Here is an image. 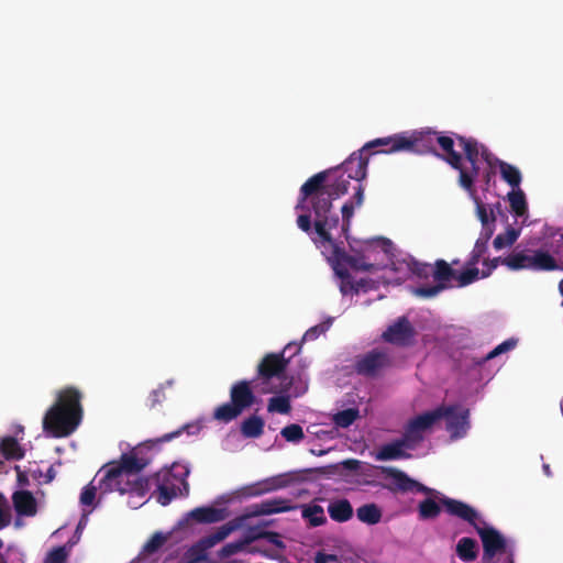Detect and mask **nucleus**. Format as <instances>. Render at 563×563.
Listing matches in <instances>:
<instances>
[{
    "label": "nucleus",
    "instance_id": "nucleus-1",
    "mask_svg": "<svg viewBox=\"0 0 563 563\" xmlns=\"http://www.w3.org/2000/svg\"><path fill=\"white\" fill-rule=\"evenodd\" d=\"M198 431L197 424L186 423L159 438L146 440L129 452L122 453L118 460L102 465L81 493H145L146 481L142 472L152 463L153 456L150 451L178 438L184 432L195 434Z\"/></svg>",
    "mask_w": 563,
    "mask_h": 563
},
{
    "label": "nucleus",
    "instance_id": "nucleus-2",
    "mask_svg": "<svg viewBox=\"0 0 563 563\" xmlns=\"http://www.w3.org/2000/svg\"><path fill=\"white\" fill-rule=\"evenodd\" d=\"M351 179L336 166L314 174L300 187L295 209L313 211V230L323 243L333 244L331 230L340 219L332 212V201L347 192Z\"/></svg>",
    "mask_w": 563,
    "mask_h": 563
},
{
    "label": "nucleus",
    "instance_id": "nucleus-3",
    "mask_svg": "<svg viewBox=\"0 0 563 563\" xmlns=\"http://www.w3.org/2000/svg\"><path fill=\"white\" fill-rule=\"evenodd\" d=\"M81 393L73 387L58 391L55 404L43 418V429L54 438L71 434L82 418Z\"/></svg>",
    "mask_w": 563,
    "mask_h": 563
},
{
    "label": "nucleus",
    "instance_id": "nucleus-4",
    "mask_svg": "<svg viewBox=\"0 0 563 563\" xmlns=\"http://www.w3.org/2000/svg\"><path fill=\"white\" fill-rule=\"evenodd\" d=\"M442 505L450 515L474 527L483 542L484 559H492L501 553H506L509 556L512 555L514 543L494 527L489 526L475 508L453 498H444Z\"/></svg>",
    "mask_w": 563,
    "mask_h": 563
},
{
    "label": "nucleus",
    "instance_id": "nucleus-5",
    "mask_svg": "<svg viewBox=\"0 0 563 563\" xmlns=\"http://www.w3.org/2000/svg\"><path fill=\"white\" fill-rule=\"evenodd\" d=\"M437 137H439V132L432 130L415 131L410 134L404 132L387 137L375 139L371 141L369 145L385 147L377 150L375 153L390 154L409 152L420 155L433 154L437 156Z\"/></svg>",
    "mask_w": 563,
    "mask_h": 563
},
{
    "label": "nucleus",
    "instance_id": "nucleus-6",
    "mask_svg": "<svg viewBox=\"0 0 563 563\" xmlns=\"http://www.w3.org/2000/svg\"><path fill=\"white\" fill-rule=\"evenodd\" d=\"M189 468L180 463L163 467L151 476H145V493H188Z\"/></svg>",
    "mask_w": 563,
    "mask_h": 563
},
{
    "label": "nucleus",
    "instance_id": "nucleus-7",
    "mask_svg": "<svg viewBox=\"0 0 563 563\" xmlns=\"http://www.w3.org/2000/svg\"><path fill=\"white\" fill-rule=\"evenodd\" d=\"M249 380H239L231 386L230 401L217 407L213 419L228 423L236 419L245 409L254 405L256 397Z\"/></svg>",
    "mask_w": 563,
    "mask_h": 563
},
{
    "label": "nucleus",
    "instance_id": "nucleus-8",
    "mask_svg": "<svg viewBox=\"0 0 563 563\" xmlns=\"http://www.w3.org/2000/svg\"><path fill=\"white\" fill-rule=\"evenodd\" d=\"M314 470L292 471L260 481L255 484L244 486L233 493H273L289 487H298L311 479Z\"/></svg>",
    "mask_w": 563,
    "mask_h": 563
},
{
    "label": "nucleus",
    "instance_id": "nucleus-9",
    "mask_svg": "<svg viewBox=\"0 0 563 563\" xmlns=\"http://www.w3.org/2000/svg\"><path fill=\"white\" fill-rule=\"evenodd\" d=\"M459 145L463 148L465 158L470 163V168L463 166L461 162V169L459 170V185L466 191L473 190L475 178L479 174L478 158L481 156V146L477 140L455 134Z\"/></svg>",
    "mask_w": 563,
    "mask_h": 563
},
{
    "label": "nucleus",
    "instance_id": "nucleus-10",
    "mask_svg": "<svg viewBox=\"0 0 563 563\" xmlns=\"http://www.w3.org/2000/svg\"><path fill=\"white\" fill-rule=\"evenodd\" d=\"M391 364V357L386 351L374 349L357 357L355 371L365 377H376Z\"/></svg>",
    "mask_w": 563,
    "mask_h": 563
},
{
    "label": "nucleus",
    "instance_id": "nucleus-11",
    "mask_svg": "<svg viewBox=\"0 0 563 563\" xmlns=\"http://www.w3.org/2000/svg\"><path fill=\"white\" fill-rule=\"evenodd\" d=\"M448 415L445 409H438L423 412L411 419L405 427L404 435L417 446L423 440V432L430 429L437 421Z\"/></svg>",
    "mask_w": 563,
    "mask_h": 563
},
{
    "label": "nucleus",
    "instance_id": "nucleus-12",
    "mask_svg": "<svg viewBox=\"0 0 563 563\" xmlns=\"http://www.w3.org/2000/svg\"><path fill=\"white\" fill-rule=\"evenodd\" d=\"M332 263L335 274L341 279L350 278L347 267L354 271L371 272L373 264L366 263L363 256H354L347 254L343 249L333 244Z\"/></svg>",
    "mask_w": 563,
    "mask_h": 563
},
{
    "label": "nucleus",
    "instance_id": "nucleus-13",
    "mask_svg": "<svg viewBox=\"0 0 563 563\" xmlns=\"http://www.w3.org/2000/svg\"><path fill=\"white\" fill-rule=\"evenodd\" d=\"M369 144L371 142L366 143L361 150L353 152L340 166H338L347 175V178H352L357 181V185H360L367 175V152L372 148H385L384 146H374Z\"/></svg>",
    "mask_w": 563,
    "mask_h": 563
},
{
    "label": "nucleus",
    "instance_id": "nucleus-14",
    "mask_svg": "<svg viewBox=\"0 0 563 563\" xmlns=\"http://www.w3.org/2000/svg\"><path fill=\"white\" fill-rule=\"evenodd\" d=\"M438 409H445L448 415L443 416L446 420V430L451 439L456 440L466 435L470 429V410L461 409L459 406H439Z\"/></svg>",
    "mask_w": 563,
    "mask_h": 563
},
{
    "label": "nucleus",
    "instance_id": "nucleus-15",
    "mask_svg": "<svg viewBox=\"0 0 563 563\" xmlns=\"http://www.w3.org/2000/svg\"><path fill=\"white\" fill-rule=\"evenodd\" d=\"M416 330L407 317H399L384 332L382 338L384 341L398 345L408 346L412 343Z\"/></svg>",
    "mask_w": 563,
    "mask_h": 563
},
{
    "label": "nucleus",
    "instance_id": "nucleus-16",
    "mask_svg": "<svg viewBox=\"0 0 563 563\" xmlns=\"http://www.w3.org/2000/svg\"><path fill=\"white\" fill-rule=\"evenodd\" d=\"M288 363L289 358H286L284 353H269L263 357L257 366L258 377L263 383H267L273 377L280 379Z\"/></svg>",
    "mask_w": 563,
    "mask_h": 563
},
{
    "label": "nucleus",
    "instance_id": "nucleus-17",
    "mask_svg": "<svg viewBox=\"0 0 563 563\" xmlns=\"http://www.w3.org/2000/svg\"><path fill=\"white\" fill-rule=\"evenodd\" d=\"M455 134L456 133L453 132L450 134L439 132V137H437L435 141H438L437 145L442 151V154L437 152V156L448 163L453 169H461L463 156L454 150L456 141Z\"/></svg>",
    "mask_w": 563,
    "mask_h": 563
},
{
    "label": "nucleus",
    "instance_id": "nucleus-18",
    "mask_svg": "<svg viewBox=\"0 0 563 563\" xmlns=\"http://www.w3.org/2000/svg\"><path fill=\"white\" fill-rule=\"evenodd\" d=\"M416 446L402 434L400 439L383 444L377 453L376 460L391 461L410 457L405 450H413Z\"/></svg>",
    "mask_w": 563,
    "mask_h": 563
},
{
    "label": "nucleus",
    "instance_id": "nucleus-19",
    "mask_svg": "<svg viewBox=\"0 0 563 563\" xmlns=\"http://www.w3.org/2000/svg\"><path fill=\"white\" fill-rule=\"evenodd\" d=\"M385 473L386 477L390 478L396 488L402 493H439L433 488H429L411 479L406 473L397 468L388 467L385 470Z\"/></svg>",
    "mask_w": 563,
    "mask_h": 563
},
{
    "label": "nucleus",
    "instance_id": "nucleus-20",
    "mask_svg": "<svg viewBox=\"0 0 563 563\" xmlns=\"http://www.w3.org/2000/svg\"><path fill=\"white\" fill-rule=\"evenodd\" d=\"M364 201V187L362 184L355 187V192L353 196V200L346 201L341 209L342 213V233L347 238V233L351 227V221L354 216V210L356 207H361Z\"/></svg>",
    "mask_w": 563,
    "mask_h": 563
},
{
    "label": "nucleus",
    "instance_id": "nucleus-21",
    "mask_svg": "<svg viewBox=\"0 0 563 563\" xmlns=\"http://www.w3.org/2000/svg\"><path fill=\"white\" fill-rule=\"evenodd\" d=\"M187 517L198 522L212 523L227 519L229 512L225 508L198 507L189 511Z\"/></svg>",
    "mask_w": 563,
    "mask_h": 563
},
{
    "label": "nucleus",
    "instance_id": "nucleus-22",
    "mask_svg": "<svg viewBox=\"0 0 563 563\" xmlns=\"http://www.w3.org/2000/svg\"><path fill=\"white\" fill-rule=\"evenodd\" d=\"M560 265L549 251L539 249L531 252V268L534 272L558 271Z\"/></svg>",
    "mask_w": 563,
    "mask_h": 563
},
{
    "label": "nucleus",
    "instance_id": "nucleus-23",
    "mask_svg": "<svg viewBox=\"0 0 563 563\" xmlns=\"http://www.w3.org/2000/svg\"><path fill=\"white\" fill-rule=\"evenodd\" d=\"M18 516H34L40 507V501L34 495H12V501Z\"/></svg>",
    "mask_w": 563,
    "mask_h": 563
},
{
    "label": "nucleus",
    "instance_id": "nucleus-24",
    "mask_svg": "<svg viewBox=\"0 0 563 563\" xmlns=\"http://www.w3.org/2000/svg\"><path fill=\"white\" fill-rule=\"evenodd\" d=\"M507 199L509 201V206L511 211L515 213L517 219L522 218L521 224H526V220L528 218V203L526 199L525 192L517 188V190L512 189L507 194Z\"/></svg>",
    "mask_w": 563,
    "mask_h": 563
},
{
    "label": "nucleus",
    "instance_id": "nucleus-25",
    "mask_svg": "<svg viewBox=\"0 0 563 563\" xmlns=\"http://www.w3.org/2000/svg\"><path fill=\"white\" fill-rule=\"evenodd\" d=\"M265 421L257 415H251L241 423L240 431L246 439H257L264 433Z\"/></svg>",
    "mask_w": 563,
    "mask_h": 563
},
{
    "label": "nucleus",
    "instance_id": "nucleus-26",
    "mask_svg": "<svg viewBox=\"0 0 563 563\" xmlns=\"http://www.w3.org/2000/svg\"><path fill=\"white\" fill-rule=\"evenodd\" d=\"M0 452L5 460L18 461L24 457V449L10 435L0 440Z\"/></svg>",
    "mask_w": 563,
    "mask_h": 563
},
{
    "label": "nucleus",
    "instance_id": "nucleus-27",
    "mask_svg": "<svg viewBox=\"0 0 563 563\" xmlns=\"http://www.w3.org/2000/svg\"><path fill=\"white\" fill-rule=\"evenodd\" d=\"M478 545L474 539L464 537L457 541L456 554L464 562H472L477 558Z\"/></svg>",
    "mask_w": 563,
    "mask_h": 563
},
{
    "label": "nucleus",
    "instance_id": "nucleus-28",
    "mask_svg": "<svg viewBox=\"0 0 563 563\" xmlns=\"http://www.w3.org/2000/svg\"><path fill=\"white\" fill-rule=\"evenodd\" d=\"M503 264L511 271L530 269L531 253L514 252L503 260Z\"/></svg>",
    "mask_w": 563,
    "mask_h": 563
},
{
    "label": "nucleus",
    "instance_id": "nucleus-29",
    "mask_svg": "<svg viewBox=\"0 0 563 563\" xmlns=\"http://www.w3.org/2000/svg\"><path fill=\"white\" fill-rule=\"evenodd\" d=\"M521 228H515L508 224L504 233H499L493 241L495 250L500 251L505 247L511 246L520 236Z\"/></svg>",
    "mask_w": 563,
    "mask_h": 563
},
{
    "label": "nucleus",
    "instance_id": "nucleus-30",
    "mask_svg": "<svg viewBox=\"0 0 563 563\" xmlns=\"http://www.w3.org/2000/svg\"><path fill=\"white\" fill-rule=\"evenodd\" d=\"M330 517L339 522L347 521L353 514L352 507L347 500H338L329 505Z\"/></svg>",
    "mask_w": 563,
    "mask_h": 563
},
{
    "label": "nucleus",
    "instance_id": "nucleus-31",
    "mask_svg": "<svg viewBox=\"0 0 563 563\" xmlns=\"http://www.w3.org/2000/svg\"><path fill=\"white\" fill-rule=\"evenodd\" d=\"M498 168L503 180L512 187V189L519 188L522 176L521 172L516 166L503 161Z\"/></svg>",
    "mask_w": 563,
    "mask_h": 563
},
{
    "label": "nucleus",
    "instance_id": "nucleus-32",
    "mask_svg": "<svg viewBox=\"0 0 563 563\" xmlns=\"http://www.w3.org/2000/svg\"><path fill=\"white\" fill-rule=\"evenodd\" d=\"M294 506L288 504L282 499H274L272 501H267L257 507L252 514L255 516L258 515H272L276 512H284L292 509Z\"/></svg>",
    "mask_w": 563,
    "mask_h": 563
},
{
    "label": "nucleus",
    "instance_id": "nucleus-33",
    "mask_svg": "<svg viewBox=\"0 0 563 563\" xmlns=\"http://www.w3.org/2000/svg\"><path fill=\"white\" fill-rule=\"evenodd\" d=\"M356 516L364 523L376 525L380 521L382 512L375 505H365L357 509Z\"/></svg>",
    "mask_w": 563,
    "mask_h": 563
},
{
    "label": "nucleus",
    "instance_id": "nucleus-34",
    "mask_svg": "<svg viewBox=\"0 0 563 563\" xmlns=\"http://www.w3.org/2000/svg\"><path fill=\"white\" fill-rule=\"evenodd\" d=\"M360 417V411L357 408H347L341 411H338L333 418V423L339 428H349L354 421Z\"/></svg>",
    "mask_w": 563,
    "mask_h": 563
},
{
    "label": "nucleus",
    "instance_id": "nucleus-35",
    "mask_svg": "<svg viewBox=\"0 0 563 563\" xmlns=\"http://www.w3.org/2000/svg\"><path fill=\"white\" fill-rule=\"evenodd\" d=\"M301 515L313 527L320 526L325 521L323 508L318 505L303 507Z\"/></svg>",
    "mask_w": 563,
    "mask_h": 563
},
{
    "label": "nucleus",
    "instance_id": "nucleus-36",
    "mask_svg": "<svg viewBox=\"0 0 563 563\" xmlns=\"http://www.w3.org/2000/svg\"><path fill=\"white\" fill-rule=\"evenodd\" d=\"M455 272L444 260H438L435 262L433 278L438 282V284H445L450 279L455 278Z\"/></svg>",
    "mask_w": 563,
    "mask_h": 563
},
{
    "label": "nucleus",
    "instance_id": "nucleus-37",
    "mask_svg": "<svg viewBox=\"0 0 563 563\" xmlns=\"http://www.w3.org/2000/svg\"><path fill=\"white\" fill-rule=\"evenodd\" d=\"M71 549L68 541L64 545L54 548L46 554L44 563H66Z\"/></svg>",
    "mask_w": 563,
    "mask_h": 563
},
{
    "label": "nucleus",
    "instance_id": "nucleus-38",
    "mask_svg": "<svg viewBox=\"0 0 563 563\" xmlns=\"http://www.w3.org/2000/svg\"><path fill=\"white\" fill-rule=\"evenodd\" d=\"M280 435L290 443H299L305 438L303 429L298 423H291L280 430Z\"/></svg>",
    "mask_w": 563,
    "mask_h": 563
},
{
    "label": "nucleus",
    "instance_id": "nucleus-39",
    "mask_svg": "<svg viewBox=\"0 0 563 563\" xmlns=\"http://www.w3.org/2000/svg\"><path fill=\"white\" fill-rule=\"evenodd\" d=\"M268 411L287 415L291 410L290 400L288 396L272 397L268 400Z\"/></svg>",
    "mask_w": 563,
    "mask_h": 563
},
{
    "label": "nucleus",
    "instance_id": "nucleus-40",
    "mask_svg": "<svg viewBox=\"0 0 563 563\" xmlns=\"http://www.w3.org/2000/svg\"><path fill=\"white\" fill-rule=\"evenodd\" d=\"M29 475L38 485H43L51 483L55 478L56 472L53 466H48L45 472L36 466L35 468H31L29 471Z\"/></svg>",
    "mask_w": 563,
    "mask_h": 563
},
{
    "label": "nucleus",
    "instance_id": "nucleus-41",
    "mask_svg": "<svg viewBox=\"0 0 563 563\" xmlns=\"http://www.w3.org/2000/svg\"><path fill=\"white\" fill-rule=\"evenodd\" d=\"M467 192L476 206V214H477V218L479 219L481 223L485 224L487 222H490V218H492L490 210L489 211L487 210V207L485 206V203H483L482 200L476 195L475 186L473 185V190L467 191Z\"/></svg>",
    "mask_w": 563,
    "mask_h": 563
},
{
    "label": "nucleus",
    "instance_id": "nucleus-42",
    "mask_svg": "<svg viewBox=\"0 0 563 563\" xmlns=\"http://www.w3.org/2000/svg\"><path fill=\"white\" fill-rule=\"evenodd\" d=\"M440 509L441 507L435 500L427 498L420 504L419 514L421 518L430 519L437 517L440 512Z\"/></svg>",
    "mask_w": 563,
    "mask_h": 563
},
{
    "label": "nucleus",
    "instance_id": "nucleus-43",
    "mask_svg": "<svg viewBox=\"0 0 563 563\" xmlns=\"http://www.w3.org/2000/svg\"><path fill=\"white\" fill-rule=\"evenodd\" d=\"M479 276V269L475 266H470L463 272H461L459 275H455V279L459 283L460 287L467 286L478 279Z\"/></svg>",
    "mask_w": 563,
    "mask_h": 563
},
{
    "label": "nucleus",
    "instance_id": "nucleus-44",
    "mask_svg": "<svg viewBox=\"0 0 563 563\" xmlns=\"http://www.w3.org/2000/svg\"><path fill=\"white\" fill-rule=\"evenodd\" d=\"M12 519L11 503L0 495V530L8 527Z\"/></svg>",
    "mask_w": 563,
    "mask_h": 563
},
{
    "label": "nucleus",
    "instance_id": "nucleus-45",
    "mask_svg": "<svg viewBox=\"0 0 563 563\" xmlns=\"http://www.w3.org/2000/svg\"><path fill=\"white\" fill-rule=\"evenodd\" d=\"M219 542L216 541V537L213 533H210L202 539H200L191 549L190 552H201L200 555H198V559H201L205 556V552L214 545H217Z\"/></svg>",
    "mask_w": 563,
    "mask_h": 563
},
{
    "label": "nucleus",
    "instance_id": "nucleus-46",
    "mask_svg": "<svg viewBox=\"0 0 563 563\" xmlns=\"http://www.w3.org/2000/svg\"><path fill=\"white\" fill-rule=\"evenodd\" d=\"M446 288L445 284H437L433 286H421L413 290V294L421 298H432Z\"/></svg>",
    "mask_w": 563,
    "mask_h": 563
},
{
    "label": "nucleus",
    "instance_id": "nucleus-47",
    "mask_svg": "<svg viewBox=\"0 0 563 563\" xmlns=\"http://www.w3.org/2000/svg\"><path fill=\"white\" fill-rule=\"evenodd\" d=\"M167 540V536L162 532H156L153 537L144 544L143 552L144 553H153L157 551Z\"/></svg>",
    "mask_w": 563,
    "mask_h": 563
},
{
    "label": "nucleus",
    "instance_id": "nucleus-48",
    "mask_svg": "<svg viewBox=\"0 0 563 563\" xmlns=\"http://www.w3.org/2000/svg\"><path fill=\"white\" fill-rule=\"evenodd\" d=\"M331 322H332V320L329 319L328 321H324L314 327H311L310 329H308L306 331L302 340L303 341L305 340H309V341L316 340L320 334L325 333L329 330V328L331 327Z\"/></svg>",
    "mask_w": 563,
    "mask_h": 563
},
{
    "label": "nucleus",
    "instance_id": "nucleus-49",
    "mask_svg": "<svg viewBox=\"0 0 563 563\" xmlns=\"http://www.w3.org/2000/svg\"><path fill=\"white\" fill-rule=\"evenodd\" d=\"M487 243L476 240L473 251L467 261L468 266H475L482 256L487 252Z\"/></svg>",
    "mask_w": 563,
    "mask_h": 563
},
{
    "label": "nucleus",
    "instance_id": "nucleus-50",
    "mask_svg": "<svg viewBox=\"0 0 563 563\" xmlns=\"http://www.w3.org/2000/svg\"><path fill=\"white\" fill-rule=\"evenodd\" d=\"M90 514V510H84L82 515H81V518L77 525V528H76V531L75 533L73 534V537L68 540L69 542V547H74L76 545L80 538H81V534H82V531L85 530L87 523H88V516Z\"/></svg>",
    "mask_w": 563,
    "mask_h": 563
},
{
    "label": "nucleus",
    "instance_id": "nucleus-51",
    "mask_svg": "<svg viewBox=\"0 0 563 563\" xmlns=\"http://www.w3.org/2000/svg\"><path fill=\"white\" fill-rule=\"evenodd\" d=\"M490 222H487L485 224H482V231L479 234L478 241H482L484 243L488 244V241L492 239L494 231H495V221L496 217L494 216V210H490Z\"/></svg>",
    "mask_w": 563,
    "mask_h": 563
},
{
    "label": "nucleus",
    "instance_id": "nucleus-52",
    "mask_svg": "<svg viewBox=\"0 0 563 563\" xmlns=\"http://www.w3.org/2000/svg\"><path fill=\"white\" fill-rule=\"evenodd\" d=\"M313 563H344L343 559L336 554L327 551H318L314 553Z\"/></svg>",
    "mask_w": 563,
    "mask_h": 563
},
{
    "label": "nucleus",
    "instance_id": "nucleus-53",
    "mask_svg": "<svg viewBox=\"0 0 563 563\" xmlns=\"http://www.w3.org/2000/svg\"><path fill=\"white\" fill-rule=\"evenodd\" d=\"M303 211H305V213L299 214L297 218V225L301 231L310 234L312 232V222H311V216L308 212L311 211L313 213V211L311 209L303 210Z\"/></svg>",
    "mask_w": 563,
    "mask_h": 563
},
{
    "label": "nucleus",
    "instance_id": "nucleus-54",
    "mask_svg": "<svg viewBox=\"0 0 563 563\" xmlns=\"http://www.w3.org/2000/svg\"><path fill=\"white\" fill-rule=\"evenodd\" d=\"M245 545H246V543L243 541L228 543L221 549L220 555L222 558H229V556L242 551L245 548Z\"/></svg>",
    "mask_w": 563,
    "mask_h": 563
},
{
    "label": "nucleus",
    "instance_id": "nucleus-55",
    "mask_svg": "<svg viewBox=\"0 0 563 563\" xmlns=\"http://www.w3.org/2000/svg\"><path fill=\"white\" fill-rule=\"evenodd\" d=\"M410 271L420 278H427L429 276L430 265L417 262L412 260L408 264Z\"/></svg>",
    "mask_w": 563,
    "mask_h": 563
},
{
    "label": "nucleus",
    "instance_id": "nucleus-56",
    "mask_svg": "<svg viewBox=\"0 0 563 563\" xmlns=\"http://www.w3.org/2000/svg\"><path fill=\"white\" fill-rule=\"evenodd\" d=\"M481 157L489 168L499 167V164L503 163V161L496 157L485 145L481 146Z\"/></svg>",
    "mask_w": 563,
    "mask_h": 563
},
{
    "label": "nucleus",
    "instance_id": "nucleus-57",
    "mask_svg": "<svg viewBox=\"0 0 563 563\" xmlns=\"http://www.w3.org/2000/svg\"><path fill=\"white\" fill-rule=\"evenodd\" d=\"M238 528V525L235 523H225L221 527H219L214 532L216 541L219 543L227 539L235 529Z\"/></svg>",
    "mask_w": 563,
    "mask_h": 563
},
{
    "label": "nucleus",
    "instance_id": "nucleus-58",
    "mask_svg": "<svg viewBox=\"0 0 563 563\" xmlns=\"http://www.w3.org/2000/svg\"><path fill=\"white\" fill-rule=\"evenodd\" d=\"M238 528V525L235 523H225L221 527H219L214 532L216 541L219 543L227 539L235 529Z\"/></svg>",
    "mask_w": 563,
    "mask_h": 563
},
{
    "label": "nucleus",
    "instance_id": "nucleus-59",
    "mask_svg": "<svg viewBox=\"0 0 563 563\" xmlns=\"http://www.w3.org/2000/svg\"><path fill=\"white\" fill-rule=\"evenodd\" d=\"M515 344H516V342L512 340H507V341L503 342L501 344L497 345L493 351H490L486 355L485 360H492V358L496 357L497 355L511 350L515 346Z\"/></svg>",
    "mask_w": 563,
    "mask_h": 563
},
{
    "label": "nucleus",
    "instance_id": "nucleus-60",
    "mask_svg": "<svg viewBox=\"0 0 563 563\" xmlns=\"http://www.w3.org/2000/svg\"><path fill=\"white\" fill-rule=\"evenodd\" d=\"M80 505L84 510H90V512L93 510L95 507L98 506L100 500H97V495H80Z\"/></svg>",
    "mask_w": 563,
    "mask_h": 563
},
{
    "label": "nucleus",
    "instance_id": "nucleus-61",
    "mask_svg": "<svg viewBox=\"0 0 563 563\" xmlns=\"http://www.w3.org/2000/svg\"><path fill=\"white\" fill-rule=\"evenodd\" d=\"M145 497L146 495H129L126 504L131 509H139L150 501V498Z\"/></svg>",
    "mask_w": 563,
    "mask_h": 563
},
{
    "label": "nucleus",
    "instance_id": "nucleus-62",
    "mask_svg": "<svg viewBox=\"0 0 563 563\" xmlns=\"http://www.w3.org/2000/svg\"><path fill=\"white\" fill-rule=\"evenodd\" d=\"M164 398H165V393L162 388L152 390V393L148 396L150 408H154L156 405L161 404Z\"/></svg>",
    "mask_w": 563,
    "mask_h": 563
},
{
    "label": "nucleus",
    "instance_id": "nucleus-63",
    "mask_svg": "<svg viewBox=\"0 0 563 563\" xmlns=\"http://www.w3.org/2000/svg\"><path fill=\"white\" fill-rule=\"evenodd\" d=\"M500 262L503 263V260L500 257H495L493 260H485L484 265L487 266V269L482 272V277L483 278L488 277L492 274V272L497 268V266L499 265Z\"/></svg>",
    "mask_w": 563,
    "mask_h": 563
},
{
    "label": "nucleus",
    "instance_id": "nucleus-64",
    "mask_svg": "<svg viewBox=\"0 0 563 563\" xmlns=\"http://www.w3.org/2000/svg\"><path fill=\"white\" fill-rule=\"evenodd\" d=\"M338 466H341L342 468L350 472H356L361 468V461L355 459H349L342 461Z\"/></svg>",
    "mask_w": 563,
    "mask_h": 563
}]
</instances>
